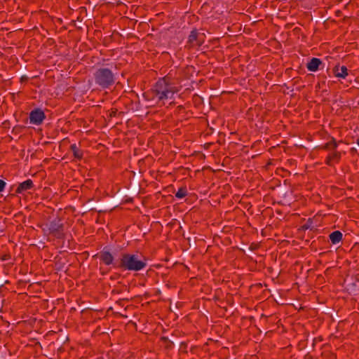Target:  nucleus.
Segmentation results:
<instances>
[{"label": "nucleus", "mask_w": 359, "mask_h": 359, "mask_svg": "<svg viewBox=\"0 0 359 359\" xmlns=\"http://www.w3.org/2000/svg\"><path fill=\"white\" fill-rule=\"evenodd\" d=\"M176 93L174 87L170 85L164 79H159L152 88L153 99L158 101L171 100Z\"/></svg>", "instance_id": "obj_1"}, {"label": "nucleus", "mask_w": 359, "mask_h": 359, "mask_svg": "<svg viewBox=\"0 0 359 359\" xmlns=\"http://www.w3.org/2000/svg\"><path fill=\"white\" fill-rule=\"evenodd\" d=\"M96 84L102 88H107L114 83V75L107 68H100L94 73Z\"/></svg>", "instance_id": "obj_2"}, {"label": "nucleus", "mask_w": 359, "mask_h": 359, "mask_svg": "<svg viewBox=\"0 0 359 359\" xmlns=\"http://www.w3.org/2000/svg\"><path fill=\"white\" fill-rule=\"evenodd\" d=\"M122 266L130 271H140L143 269L147 264L139 259L136 255H124L121 259Z\"/></svg>", "instance_id": "obj_3"}, {"label": "nucleus", "mask_w": 359, "mask_h": 359, "mask_svg": "<svg viewBox=\"0 0 359 359\" xmlns=\"http://www.w3.org/2000/svg\"><path fill=\"white\" fill-rule=\"evenodd\" d=\"M337 146L338 144L336 142L335 140L332 138V141L326 143L323 147L324 149L331 151V152L328 154V156L326 158V163L328 165H333L334 163H338L341 158V153L336 150Z\"/></svg>", "instance_id": "obj_4"}, {"label": "nucleus", "mask_w": 359, "mask_h": 359, "mask_svg": "<svg viewBox=\"0 0 359 359\" xmlns=\"http://www.w3.org/2000/svg\"><path fill=\"white\" fill-rule=\"evenodd\" d=\"M47 228L52 233L60 234L63 229V224L58 218H55L47 224Z\"/></svg>", "instance_id": "obj_5"}, {"label": "nucleus", "mask_w": 359, "mask_h": 359, "mask_svg": "<svg viewBox=\"0 0 359 359\" xmlns=\"http://www.w3.org/2000/svg\"><path fill=\"white\" fill-rule=\"evenodd\" d=\"M45 116L43 112L39 109L32 111L30 113V122L35 125H39L43 120Z\"/></svg>", "instance_id": "obj_6"}, {"label": "nucleus", "mask_w": 359, "mask_h": 359, "mask_svg": "<svg viewBox=\"0 0 359 359\" xmlns=\"http://www.w3.org/2000/svg\"><path fill=\"white\" fill-rule=\"evenodd\" d=\"M205 34L203 32L193 31L189 36V43L192 46H197L198 41H200L201 36H204Z\"/></svg>", "instance_id": "obj_7"}, {"label": "nucleus", "mask_w": 359, "mask_h": 359, "mask_svg": "<svg viewBox=\"0 0 359 359\" xmlns=\"http://www.w3.org/2000/svg\"><path fill=\"white\" fill-rule=\"evenodd\" d=\"M335 76L345 79L348 75V69L345 66H335L333 69Z\"/></svg>", "instance_id": "obj_8"}, {"label": "nucleus", "mask_w": 359, "mask_h": 359, "mask_svg": "<svg viewBox=\"0 0 359 359\" xmlns=\"http://www.w3.org/2000/svg\"><path fill=\"white\" fill-rule=\"evenodd\" d=\"M100 259L102 262H104L107 265H109L111 264H112L113 262V260H114V257L113 256L111 255V254L107 251V250H103L102 252H101V255H100Z\"/></svg>", "instance_id": "obj_9"}, {"label": "nucleus", "mask_w": 359, "mask_h": 359, "mask_svg": "<svg viewBox=\"0 0 359 359\" xmlns=\"http://www.w3.org/2000/svg\"><path fill=\"white\" fill-rule=\"evenodd\" d=\"M321 64V61L318 58H313L307 64V69L311 72H316L318 70L319 65Z\"/></svg>", "instance_id": "obj_10"}, {"label": "nucleus", "mask_w": 359, "mask_h": 359, "mask_svg": "<svg viewBox=\"0 0 359 359\" xmlns=\"http://www.w3.org/2000/svg\"><path fill=\"white\" fill-rule=\"evenodd\" d=\"M330 239L333 244L338 243L342 239V233L339 231H335L330 233Z\"/></svg>", "instance_id": "obj_11"}, {"label": "nucleus", "mask_w": 359, "mask_h": 359, "mask_svg": "<svg viewBox=\"0 0 359 359\" xmlns=\"http://www.w3.org/2000/svg\"><path fill=\"white\" fill-rule=\"evenodd\" d=\"M32 181L30 180H27L22 182L21 184H20V185L18 187L17 191L18 192H22L23 191L30 189L32 187Z\"/></svg>", "instance_id": "obj_12"}, {"label": "nucleus", "mask_w": 359, "mask_h": 359, "mask_svg": "<svg viewBox=\"0 0 359 359\" xmlns=\"http://www.w3.org/2000/svg\"><path fill=\"white\" fill-rule=\"evenodd\" d=\"M71 150L76 158H81V153L80 152L79 149L77 148L76 144H72L71 146Z\"/></svg>", "instance_id": "obj_13"}, {"label": "nucleus", "mask_w": 359, "mask_h": 359, "mask_svg": "<svg viewBox=\"0 0 359 359\" xmlns=\"http://www.w3.org/2000/svg\"><path fill=\"white\" fill-rule=\"evenodd\" d=\"M186 194H187V191H186V190H185V189H180L177 191V193H176V194H175V196H176L177 198H184V197L186 196Z\"/></svg>", "instance_id": "obj_14"}, {"label": "nucleus", "mask_w": 359, "mask_h": 359, "mask_svg": "<svg viewBox=\"0 0 359 359\" xmlns=\"http://www.w3.org/2000/svg\"><path fill=\"white\" fill-rule=\"evenodd\" d=\"M6 184V183L4 180H0V192L4 189Z\"/></svg>", "instance_id": "obj_15"}, {"label": "nucleus", "mask_w": 359, "mask_h": 359, "mask_svg": "<svg viewBox=\"0 0 359 359\" xmlns=\"http://www.w3.org/2000/svg\"><path fill=\"white\" fill-rule=\"evenodd\" d=\"M204 36H201L200 37V41H198V43H197V46H200L204 41Z\"/></svg>", "instance_id": "obj_16"}, {"label": "nucleus", "mask_w": 359, "mask_h": 359, "mask_svg": "<svg viewBox=\"0 0 359 359\" xmlns=\"http://www.w3.org/2000/svg\"><path fill=\"white\" fill-rule=\"evenodd\" d=\"M356 143H357V144H358V147H359V136H358V138L357 139Z\"/></svg>", "instance_id": "obj_17"}, {"label": "nucleus", "mask_w": 359, "mask_h": 359, "mask_svg": "<svg viewBox=\"0 0 359 359\" xmlns=\"http://www.w3.org/2000/svg\"><path fill=\"white\" fill-rule=\"evenodd\" d=\"M229 297L226 296V302H229Z\"/></svg>", "instance_id": "obj_18"}, {"label": "nucleus", "mask_w": 359, "mask_h": 359, "mask_svg": "<svg viewBox=\"0 0 359 359\" xmlns=\"http://www.w3.org/2000/svg\"><path fill=\"white\" fill-rule=\"evenodd\" d=\"M2 231V230L0 229V233Z\"/></svg>", "instance_id": "obj_19"}]
</instances>
